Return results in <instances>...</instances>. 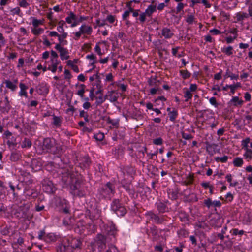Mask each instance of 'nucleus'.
<instances>
[{
  "mask_svg": "<svg viewBox=\"0 0 252 252\" xmlns=\"http://www.w3.org/2000/svg\"><path fill=\"white\" fill-rule=\"evenodd\" d=\"M52 62L51 67H49L48 69L51 70L53 73H55L57 70L58 65L60 63L58 60H54Z\"/></svg>",
  "mask_w": 252,
  "mask_h": 252,
  "instance_id": "obj_42",
  "label": "nucleus"
},
{
  "mask_svg": "<svg viewBox=\"0 0 252 252\" xmlns=\"http://www.w3.org/2000/svg\"><path fill=\"white\" fill-rule=\"evenodd\" d=\"M11 108L7 95H5L3 100L0 101V111L3 114H7Z\"/></svg>",
  "mask_w": 252,
  "mask_h": 252,
  "instance_id": "obj_15",
  "label": "nucleus"
},
{
  "mask_svg": "<svg viewBox=\"0 0 252 252\" xmlns=\"http://www.w3.org/2000/svg\"><path fill=\"white\" fill-rule=\"evenodd\" d=\"M55 48L60 53V58L62 61L67 60L69 58L68 50L64 47L56 45Z\"/></svg>",
  "mask_w": 252,
  "mask_h": 252,
  "instance_id": "obj_19",
  "label": "nucleus"
},
{
  "mask_svg": "<svg viewBox=\"0 0 252 252\" xmlns=\"http://www.w3.org/2000/svg\"><path fill=\"white\" fill-rule=\"evenodd\" d=\"M192 193V192H191V190L190 188L186 189L183 191V195L187 201H188L189 198L190 197V195Z\"/></svg>",
  "mask_w": 252,
  "mask_h": 252,
  "instance_id": "obj_54",
  "label": "nucleus"
},
{
  "mask_svg": "<svg viewBox=\"0 0 252 252\" xmlns=\"http://www.w3.org/2000/svg\"><path fill=\"white\" fill-rule=\"evenodd\" d=\"M244 125L249 126L251 122L252 121V116L247 113L244 115Z\"/></svg>",
  "mask_w": 252,
  "mask_h": 252,
  "instance_id": "obj_51",
  "label": "nucleus"
},
{
  "mask_svg": "<svg viewBox=\"0 0 252 252\" xmlns=\"http://www.w3.org/2000/svg\"><path fill=\"white\" fill-rule=\"evenodd\" d=\"M169 120L171 122H174L178 116V111L174 108L169 113Z\"/></svg>",
  "mask_w": 252,
  "mask_h": 252,
  "instance_id": "obj_44",
  "label": "nucleus"
},
{
  "mask_svg": "<svg viewBox=\"0 0 252 252\" xmlns=\"http://www.w3.org/2000/svg\"><path fill=\"white\" fill-rule=\"evenodd\" d=\"M230 102L233 104L234 106H241L243 104L244 101L240 100L238 96H234L230 100Z\"/></svg>",
  "mask_w": 252,
  "mask_h": 252,
  "instance_id": "obj_39",
  "label": "nucleus"
},
{
  "mask_svg": "<svg viewBox=\"0 0 252 252\" xmlns=\"http://www.w3.org/2000/svg\"><path fill=\"white\" fill-rule=\"evenodd\" d=\"M233 163L235 167H241L244 162L241 158L236 157L234 159Z\"/></svg>",
  "mask_w": 252,
  "mask_h": 252,
  "instance_id": "obj_45",
  "label": "nucleus"
},
{
  "mask_svg": "<svg viewBox=\"0 0 252 252\" xmlns=\"http://www.w3.org/2000/svg\"><path fill=\"white\" fill-rule=\"evenodd\" d=\"M156 11V4H150L144 12L140 13L139 17L136 19V23L142 25L143 24L145 23L147 17L151 19L153 13Z\"/></svg>",
  "mask_w": 252,
  "mask_h": 252,
  "instance_id": "obj_3",
  "label": "nucleus"
},
{
  "mask_svg": "<svg viewBox=\"0 0 252 252\" xmlns=\"http://www.w3.org/2000/svg\"><path fill=\"white\" fill-rule=\"evenodd\" d=\"M241 87V83L240 82H237L235 84L233 85H229V88L230 89V92L232 94H234L235 93V90L238 88Z\"/></svg>",
  "mask_w": 252,
  "mask_h": 252,
  "instance_id": "obj_59",
  "label": "nucleus"
},
{
  "mask_svg": "<svg viewBox=\"0 0 252 252\" xmlns=\"http://www.w3.org/2000/svg\"><path fill=\"white\" fill-rule=\"evenodd\" d=\"M105 20V22L107 21L110 24H113L116 20V16L115 15H113L111 14L108 15L106 17V18Z\"/></svg>",
  "mask_w": 252,
  "mask_h": 252,
  "instance_id": "obj_56",
  "label": "nucleus"
},
{
  "mask_svg": "<svg viewBox=\"0 0 252 252\" xmlns=\"http://www.w3.org/2000/svg\"><path fill=\"white\" fill-rule=\"evenodd\" d=\"M68 244L71 247L72 251L76 249H81L82 245V242L80 239L73 237L71 236H68L64 237Z\"/></svg>",
  "mask_w": 252,
  "mask_h": 252,
  "instance_id": "obj_12",
  "label": "nucleus"
},
{
  "mask_svg": "<svg viewBox=\"0 0 252 252\" xmlns=\"http://www.w3.org/2000/svg\"><path fill=\"white\" fill-rule=\"evenodd\" d=\"M168 203V201L163 202L159 200L156 202L155 205L158 213L163 214L170 211V209L167 206Z\"/></svg>",
  "mask_w": 252,
  "mask_h": 252,
  "instance_id": "obj_14",
  "label": "nucleus"
},
{
  "mask_svg": "<svg viewBox=\"0 0 252 252\" xmlns=\"http://www.w3.org/2000/svg\"><path fill=\"white\" fill-rule=\"evenodd\" d=\"M86 221L84 220H79L76 223V227L75 228V231L82 234L84 233V229L83 227L86 223Z\"/></svg>",
  "mask_w": 252,
  "mask_h": 252,
  "instance_id": "obj_25",
  "label": "nucleus"
},
{
  "mask_svg": "<svg viewBox=\"0 0 252 252\" xmlns=\"http://www.w3.org/2000/svg\"><path fill=\"white\" fill-rule=\"evenodd\" d=\"M44 29L42 28H34L32 30V32L35 36H38L44 32Z\"/></svg>",
  "mask_w": 252,
  "mask_h": 252,
  "instance_id": "obj_49",
  "label": "nucleus"
},
{
  "mask_svg": "<svg viewBox=\"0 0 252 252\" xmlns=\"http://www.w3.org/2000/svg\"><path fill=\"white\" fill-rule=\"evenodd\" d=\"M249 17V15H247L246 12H239L235 14V18L236 19V22L243 21L245 19H247Z\"/></svg>",
  "mask_w": 252,
  "mask_h": 252,
  "instance_id": "obj_30",
  "label": "nucleus"
},
{
  "mask_svg": "<svg viewBox=\"0 0 252 252\" xmlns=\"http://www.w3.org/2000/svg\"><path fill=\"white\" fill-rule=\"evenodd\" d=\"M42 188L44 191L48 193L53 192V184L52 182L49 180H44L42 182Z\"/></svg>",
  "mask_w": 252,
  "mask_h": 252,
  "instance_id": "obj_20",
  "label": "nucleus"
},
{
  "mask_svg": "<svg viewBox=\"0 0 252 252\" xmlns=\"http://www.w3.org/2000/svg\"><path fill=\"white\" fill-rule=\"evenodd\" d=\"M18 56V53L17 52H10L9 55L6 56L7 60L9 61L15 59Z\"/></svg>",
  "mask_w": 252,
  "mask_h": 252,
  "instance_id": "obj_62",
  "label": "nucleus"
},
{
  "mask_svg": "<svg viewBox=\"0 0 252 252\" xmlns=\"http://www.w3.org/2000/svg\"><path fill=\"white\" fill-rule=\"evenodd\" d=\"M204 205L207 208L210 209L211 207L214 208H220L221 206V203L219 200L213 201L211 198H207L205 199L203 201Z\"/></svg>",
  "mask_w": 252,
  "mask_h": 252,
  "instance_id": "obj_18",
  "label": "nucleus"
},
{
  "mask_svg": "<svg viewBox=\"0 0 252 252\" xmlns=\"http://www.w3.org/2000/svg\"><path fill=\"white\" fill-rule=\"evenodd\" d=\"M112 244L111 240L109 239L108 237H106L101 234H98L96 237L97 245L100 249V250H103L106 247V244L109 245V243Z\"/></svg>",
  "mask_w": 252,
  "mask_h": 252,
  "instance_id": "obj_13",
  "label": "nucleus"
},
{
  "mask_svg": "<svg viewBox=\"0 0 252 252\" xmlns=\"http://www.w3.org/2000/svg\"><path fill=\"white\" fill-rule=\"evenodd\" d=\"M105 229L107 231V235L105 236L108 237L112 243H114L116 241V236L118 232L116 225L112 222H111L107 224Z\"/></svg>",
  "mask_w": 252,
  "mask_h": 252,
  "instance_id": "obj_11",
  "label": "nucleus"
},
{
  "mask_svg": "<svg viewBox=\"0 0 252 252\" xmlns=\"http://www.w3.org/2000/svg\"><path fill=\"white\" fill-rule=\"evenodd\" d=\"M53 124L56 127L59 128L61 126L62 120L61 117L56 116L55 115H53Z\"/></svg>",
  "mask_w": 252,
  "mask_h": 252,
  "instance_id": "obj_35",
  "label": "nucleus"
},
{
  "mask_svg": "<svg viewBox=\"0 0 252 252\" xmlns=\"http://www.w3.org/2000/svg\"><path fill=\"white\" fill-rule=\"evenodd\" d=\"M28 0H18V5L20 7L27 8L30 5V4L27 2Z\"/></svg>",
  "mask_w": 252,
  "mask_h": 252,
  "instance_id": "obj_58",
  "label": "nucleus"
},
{
  "mask_svg": "<svg viewBox=\"0 0 252 252\" xmlns=\"http://www.w3.org/2000/svg\"><path fill=\"white\" fill-rule=\"evenodd\" d=\"M70 193L75 197H83L85 191L80 181L77 178L74 179L73 182L69 186Z\"/></svg>",
  "mask_w": 252,
  "mask_h": 252,
  "instance_id": "obj_2",
  "label": "nucleus"
},
{
  "mask_svg": "<svg viewBox=\"0 0 252 252\" xmlns=\"http://www.w3.org/2000/svg\"><path fill=\"white\" fill-rule=\"evenodd\" d=\"M189 216L185 212H181L179 213L180 220L185 223H188L189 220Z\"/></svg>",
  "mask_w": 252,
  "mask_h": 252,
  "instance_id": "obj_32",
  "label": "nucleus"
},
{
  "mask_svg": "<svg viewBox=\"0 0 252 252\" xmlns=\"http://www.w3.org/2000/svg\"><path fill=\"white\" fill-rule=\"evenodd\" d=\"M68 35L67 33H64L63 34H60L58 37L59 43L56 45H59L60 46H64L67 44V41L65 40Z\"/></svg>",
  "mask_w": 252,
  "mask_h": 252,
  "instance_id": "obj_26",
  "label": "nucleus"
},
{
  "mask_svg": "<svg viewBox=\"0 0 252 252\" xmlns=\"http://www.w3.org/2000/svg\"><path fill=\"white\" fill-rule=\"evenodd\" d=\"M63 204V207L61 209L60 211L63 212L65 214L69 213V205L68 203H67L66 200H63L61 201Z\"/></svg>",
  "mask_w": 252,
  "mask_h": 252,
  "instance_id": "obj_37",
  "label": "nucleus"
},
{
  "mask_svg": "<svg viewBox=\"0 0 252 252\" xmlns=\"http://www.w3.org/2000/svg\"><path fill=\"white\" fill-rule=\"evenodd\" d=\"M167 193L168 197L171 200H176L178 197V191L174 189H168Z\"/></svg>",
  "mask_w": 252,
  "mask_h": 252,
  "instance_id": "obj_28",
  "label": "nucleus"
},
{
  "mask_svg": "<svg viewBox=\"0 0 252 252\" xmlns=\"http://www.w3.org/2000/svg\"><path fill=\"white\" fill-rule=\"evenodd\" d=\"M91 164L90 159L88 156H85L79 159V164L83 169L89 167Z\"/></svg>",
  "mask_w": 252,
  "mask_h": 252,
  "instance_id": "obj_23",
  "label": "nucleus"
},
{
  "mask_svg": "<svg viewBox=\"0 0 252 252\" xmlns=\"http://www.w3.org/2000/svg\"><path fill=\"white\" fill-rule=\"evenodd\" d=\"M198 200L197 194L195 193L192 192L190 194V197L189 198L188 202H195Z\"/></svg>",
  "mask_w": 252,
  "mask_h": 252,
  "instance_id": "obj_64",
  "label": "nucleus"
},
{
  "mask_svg": "<svg viewBox=\"0 0 252 252\" xmlns=\"http://www.w3.org/2000/svg\"><path fill=\"white\" fill-rule=\"evenodd\" d=\"M115 187L110 182H108L99 189L100 194L104 198L110 197L111 195L115 193Z\"/></svg>",
  "mask_w": 252,
  "mask_h": 252,
  "instance_id": "obj_10",
  "label": "nucleus"
},
{
  "mask_svg": "<svg viewBox=\"0 0 252 252\" xmlns=\"http://www.w3.org/2000/svg\"><path fill=\"white\" fill-rule=\"evenodd\" d=\"M79 87L80 89L77 91L76 94L80 97L83 98L84 96V93L85 92L86 86L84 84H80Z\"/></svg>",
  "mask_w": 252,
  "mask_h": 252,
  "instance_id": "obj_50",
  "label": "nucleus"
},
{
  "mask_svg": "<svg viewBox=\"0 0 252 252\" xmlns=\"http://www.w3.org/2000/svg\"><path fill=\"white\" fill-rule=\"evenodd\" d=\"M250 140V137H246L241 141L242 149L244 151L243 157L247 161L252 159V149L249 146Z\"/></svg>",
  "mask_w": 252,
  "mask_h": 252,
  "instance_id": "obj_8",
  "label": "nucleus"
},
{
  "mask_svg": "<svg viewBox=\"0 0 252 252\" xmlns=\"http://www.w3.org/2000/svg\"><path fill=\"white\" fill-rule=\"evenodd\" d=\"M37 238L39 240H43L47 243H52L57 240L58 237L53 233L46 234L44 229L40 230L38 232Z\"/></svg>",
  "mask_w": 252,
  "mask_h": 252,
  "instance_id": "obj_9",
  "label": "nucleus"
},
{
  "mask_svg": "<svg viewBox=\"0 0 252 252\" xmlns=\"http://www.w3.org/2000/svg\"><path fill=\"white\" fill-rule=\"evenodd\" d=\"M146 233L148 235L151 234L153 236L156 237L158 234V230L157 226L154 225L148 229H147Z\"/></svg>",
  "mask_w": 252,
  "mask_h": 252,
  "instance_id": "obj_36",
  "label": "nucleus"
},
{
  "mask_svg": "<svg viewBox=\"0 0 252 252\" xmlns=\"http://www.w3.org/2000/svg\"><path fill=\"white\" fill-rule=\"evenodd\" d=\"M224 77L225 78L230 77L231 80L235 79L237 80L238 77L239 75L238 74H233L229 68H227V69L226 71L225 74L224 75Z\"/></svg>",
  "mask_w": 252,
  "mask_h": 252,
  "instance_id": "obj_41",
  "label": "nucleus"
},
{
  "mask_svg": "<svg viewBox=\"0 0 252 252\" xmlns=\"http://www.w3.org/2000/svg\"><path fill=\"white\" fill-rule=\"evenodd\" d=\"M67 242L65 237H63L60 245L57 247V252H73Z\"/></svg>",
  "mask_w": 252,
  "mask_h": 252,
  "instance_id": "obj_16",
  "label": "nucleus"
},
{
  "mask_svg": "<svg viewBox=\"0 0 252 252\" xmlns=\"http://www.w3.org/2000/svg\"><path fill=\"white\" fill-rule=\"evenodd\" d=\"M90 221H87L84 225L83 228L84 229V233H82L84 235H89L95 232L96 230V226L93 223L92 219Z\"/></svg>",
  "mask_w": 252,
  "mask_h": 252,
  "instance_id": "obj_17",
  "label": "nucleus"
},
{
  "mask_svg": "<svg viewBox=\"0 0 252 252\" xmlns=\"http://www.w3.org/2000/svg\"><path fill=\"white\" fill-rule=\"evenodd\" d=\"M107 122L109 124H112L113 126L116 127H118L119 125V121L118 120H113L110 117L108 118Z\"/></svg>",
  "mask_w": 252,
  "mask_h": 252,
  "instance_id": "obj_60",
  "label": "nucleus"
},
{
  "mask_svg": "<svg viewBox=\"0 0 252 252\" xmlns=\"http://www.w3.org/2000/svg\"><path fill=\"white\" fill-rule=\"evenodd\" d=\"M145 215L149 218V220L157 224H163L164 221H167L166 219V215H160L154 213L153 211H147Z\"/></svg>",
  "mask_w": 252,
  "mask_h": 252,
  "instance_id": "obj_6",
  "label": "nucleus"
},
{
  "mask_svg": "<svg viewBox=\"0 0 252 252\" xmlns=\"http://www.w3.org/2000/svg\"><path fill=\"white\" fill-rule=\"evenodd\" d=\"M177 3L178 4L176 8L172 10L173 12L177 14L180 13L181 11H183L184 7L187 6L186 4L183 3L182 2Z\"/></svg>",
  "mask_w": 252,
  "mask_h": 252,
  "instance_id": "obj_34",
  "label": "nucleus"
},
{
  "mask_svg": "<svg viewBox=\"0 0 252 252\" xmlns=\"http://www.w3.org/2000/svg\"><path fill=\"white\" fill-rule=\"evenodd\" d=\"M43 150L53 154L59 153L61 148L54 138H45L43 142Z\"/></svg>",
  "mask_w": 252,
  "mask_h": 252,
  "instance_id": "obj_1",
  "label": "nucleus"
},
{
  "mask_svg": "<svg viewBox=\"0 0 252 252\" xmlns=\"http://www.w3.org/2000/svg\"><path fill=\"white\" fill-rule=\"evenodd\" d=\"M22 155L19 151H14L11 153L10 159L12 162H17L21 160Z\"/></svg>",
  "mask_w": 252,
  "mask_h": 252,
  "instance_id": "obj_27",
  "label": "nucleus"
},
{
  "mask_svg": "<svg viewBox=\"0 0 252 252\" xmlns=\"http://www.w3.org/2000/svg\"><path fill=\"white\" fill-rule=\"evenodd\" d=\"M105 252H119L118 249L117 247L111 244L110 245H108V249L106 250Z\"/></svg>",
  "mask_w": 252,
  "mask_h": 252,
  "instance_id": "obj_63",
  "label": "nucleus"
},
{
  "mask_svg": "<svg viewBox=\"0 0 252 252\" xmlns=\"http://www.w3.org/2000/svg\"><path fill=\"white\" fill-rule=\"evenodd\" d=\"M32 146L31 141L27 138H25L22 142V148H30Z\"/></svg>",
  "mask_w": 252,
  "mask_h": 252,
  "instance_id": "obj_47",
  "label": "nucleus"
},
{
  "mask_svg": "<svg viewBox=\"0 0 252 252\" xmlns=\"http://www.w3.org/2000/svg\"><path fill=\"white\" fill-rule=\"evenodd\" d=\"M88 16H80L79 19L77 21H75L73 22V23L71 25V27H74L76 26L79 23L88 20Z\"/></svg>",
  "mask_w": 252,
  "mask_h": 252,
  "instance_id": "obj_53",
  "label": "nucleus"
},
{
  "mask_svg": "<svg viewBox=\"0 0 252 252\" xmlns=\"http://www.w3.org/2000/svg\"><path fill=\"white\" fill-rule=\"evenodd\" d=\"M111 209L118 216H124L127 212L126 208L118 199H114L111 204Z\"/></svg>",
  "mask_w": 252,
  "mask_h": 252,
  "instance_id": "obj_7",
  "label": "nucleus"
},
{
  "mask_svg": "<svg viewBox=\"0 0 252 252\" xmlns=\"http://www.w3.org/2000/svg\"><path fill=\"white\" fill-rule=\"evenodd\" d=\"M180 75L184 80L189 79L191 76V73L188 71L187 69L186 70H180L179 71Z\"/></svg>",
  "mask_w": 252,
  "mask_h": 252,
  "instance_id": "obj_43",
  "label": "nucleus"
},
{
  "mask_svg": "<svg viewBox=\"0 0 252 252\" xmlns=\"http://www.w3.org/2000/svg\"><path fill=\"white\" fill-rule=\"evenodd\" d=\"M146 106L147 109L154 111L156 113L157 115H159L161 113L159 109L153 108V105L151 102L146 103Z\"/></svg>",
  "mask_w": 252,
  "mask_h": 252,
  "instance_id": "obj_52",
  "label": "nucleus"
},
{
  "mask_svg": "<svg viewBox=\"0 0 252 252\" xmlns=\"http://www.w3.org/2000/svg\"><path fill=\"white\" fill-rule=\"evenodd\" d=\"M232 235L234 236L239 235L241 236L244 235L245 233V231L243 230H238L237 228H233L231 230Z\"/></svg>",
  "mask_w": 252,
  "mask_h": 252,
  "instance_id": "obj_57",
  "label": "nucleus"
},
{
  "mask_svg": "<svg viewBox=\"0 0 252 252\" xmlns=\"http://www.w3.org/2000/svg\"><path fill=\"white\" fill-rule=\"evenodd\" d=\"M76 16L73 12H70L68 14V16H67L65 18V22L68 24H71V25L73 23L72 22V20L74 21L76 20Z\"/></svg>",
  "mask_w": 252,
  "mask_h": 252,
  "instance_id": "obj_40",
  "label": "nucleus"
},
{
  "mask_svg": "<svg viewBox=\"0 0 252 252\" xmlns=\"http://www.w3.org/2000/svg\"><path fill=\"white\" fill-rule=\"evenodd\" d=\"M57 173L61 175V180L64 186H69L73 182V179L76 178L74 174L65 169H58Z\"/></svg>",
  "mask_w": 252,
  "mask_h": 252,
  "instance_id": "obj_5",
  "label": "nucleus"
},
{
  "mask_svg": "<svg viewBox=\"0 0 252 252\" xmlns=\"http://www.w3.org/2000/svg\"><path fill=\"white\" fill-rule=\"evenodd\" d=\"M184 90V97L185 98V101L188 102L190 99H191L192 97V94L190 92V91H188V89L185 88Z\"/></svg>",
  "mask_w": 252,
  "mask_h": 252,
  "instance_id": "obj_38",
  "label": "nucleus"
},
{
  "mask_svg": "<svg viewBox=\"0 0 252 252\" xmlns=\"http://www.w3.org/2000/svg\"><path fill=\"white\" fill-rule=\"evenodd\" d=\"M17 80H15L14 82H12L10 80H5L4 83L5 84V86L7 88L10 89L12 92H14L17 89Z\"/></svg>",
  "mask_w": 252,
  "mask_h": 252,
  "instance_id": "obj_24",
  "label": "nucleus"
},
{
  "mask_svg": "<svg viewBox=\"0 0 252 252\" xmlns=\"http://www.w3.org/2000/svg\"><path fill=\"white\" fill-rule=\"evenodd\" d=\"M173 31L168 27H164L161 31V37L168 39L171 38L174 36Z\"/></svg>",
  "mask_w": 252,
  "mask_h": 252,
  "instance_id": "obj_21",
  "label": "nucleus"
},
{
  "mask_svg": "<svg viewBox=\"0 0 252 252\" xmlns=\"http://www.w3.org/2000/svg\"><path fill=\"white\" fill-rule=\"evenodd\" d=\"M10 14L13 16L17 15L19 16H21L22 15V13L21 12V10L18 7L11 9L10 10Z\"/></svg>",
  "mask_w": 252,
  "mask_h": 252,
  "instance_id": "obj_55",
  "label": "nucleus"
},
{
  "mask_svg": "<svg viewBox=\"0 0 252 252\" xmlns=\"http://www.w3.org/2000/svg\"><path fill=\"white\" fill-rule=\"evenodd\" d=\"M177 234L179 237H182L183 238H186L188 237L189 232L188 231L184 228L180 229L178 230Z\"/></svg>",
  "mask_w": 252,
  "mask_h": 252,
  "instance_id": "obj_46",
  "label": "nucleus"
},
{
  "mask_svg": "<svg viewBox=\"0 0 252 252\" xmlns=\"http://www.w3.org/2000/svg\"><path fill=\"white\" fill-rule=\"evenodd\" d=\"M222 52L227 56H230L233 54V48L232 46H229L226 48H223L221 50Z\"/></svg>",
  "mask_w": 252,
  "mask_h": 252,
  "instance_id": "obj_48",
  "label": "nucleus"
},
{
  "mask_svg": "<svg viewBox=\"0 0 252 252\" xmlns=\"http://www.w3.org/2000/svg\"><path fill=\"white\" fill-rule=\"evenodd\" d=\"M32 19V24L34 28H37L40 25H43L44 24L45 20L44 19H37L34 17L31 18Z\"/></svg>",
  "mask_w": 252,
  "mask_h": 252,
  "instance_id": "obj_31",
  "label": "nucleus"
},
{
  "mask_svg": "<svg viewBox=\"0 0 252 252\" xmlns=\"http://www.w3.org/2000/svg\"><path fill=\"white\" fill-rule=\"evenodd\" d=\"M30 207V204L29 203H24L13 211V215L14 217L18 219H25L27 218L28 217V213L29 212Z\"/></svg>",
  "mask_w": 252,
  "mask_h": 252,
  "instance_id": "obj_4",
  "label": "nucleus"
},
{
  "mask_svg": "<svg viewBox=\"0 0 252 252\" xmlns=\"http://www.w3.org/2000/svg\"><path fill=\"white\" fill-rule=\"evenodd\" d=\"M8 184L13 194V199L16 201L17 200L18 197V193L16 192V190H19L20 188L18 186H17L16 188L11 182H9Z\"/></svg>",
  "mask_w": 252,
  "mask_h": 252,
  "instance_id": "obj_29",
  "label": "nucleus"
},
{
  "mask_svg": "<svg viewBox=\"0 0 252 252\" xmlns=\"http://www.w3.org/2000/svg\"><path fill=\"white\" fill-rule=\"evenodd\" d=\"M228 156H224L222 157H216L215 158V160L217 162H221V163H226L228 160Z\"/></svg>",
  "mask_w": 252,
  "mask_h": 252,
  "instance_id": "obj_61",
  "label": "nucleus"
},
{
  "mask_svg": "<svg viewBox=\"0 0 252 252\" xmlns=\"http://www.w3.org/2000/svg\"><path fill=\"white\" fill-rule=\"evenodd\" d=\"M107 98V95L103 96V95H100L98 96L95 97L96 101L95 104L96 106L101 105Z\"/></svg>",
  "mask_w": 252,
  "mask_h": 252,
  "instance_id": "obj_33",
  "label": "nucleus"
},
{
  "mask_svg": "<svg viewBox=\"0 0 252 252\" xmlns=\"http://www.w3.org/2000/svg\"><path fill=\"white\" fill-rule=\"evenodd\" d=\"M79 30L83 34L91 35L93 32L92 27L86 24H82L80 27Z\"/></svg>",
  "mask_w": 252,
  "mask_h": 252,
  "instance_id": "obj_22",
  "label": "nucleus"
}]
</instances>
